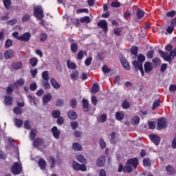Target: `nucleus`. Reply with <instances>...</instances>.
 <instances>
[{"label": "nucleus", "instance_id": "obj_1", "mask_svg": "<svg viewBox=\"0 0 176 176\" xmlns=\"http://www.w3.org/2000/svg\"><path fill=\"white\" fill-rule=\"evenodd\" d=\"M138 158H131L128 160L126 166L123 168L124 173H131L133 170H135L138 166Z\"/></svg>", "mask_w": 176, "mask_h": 176}, {"label": "nucleus", "instance_id": "obj_2", "mask_svg": "<svg viewBox=\"0 0 176 176\" xmlns=\"http://www.w3.org/2000/svg\"><path fill=\"white\" fill-rule=\"evenodd\" d=\"M22 171L23 166H21V162H15L11 167V173H12L14 175H19L21 174Z\"/></svg>", "mask_w": 176, "mask_h": 176}, {"label": "nucleus", "instance_id": "obj_3", "mask_svg": "<svg viewBox=\"0 0 176 176\" xmlns=\"http://www.w3.org/2000/svg\"><path fill=\"white\" fill-rule=\"evenodd\" d=\"M34 15L38 20H42L45 15L43 14V9L41 6H35L34 8Z\"/></svg>", "mask_w": 176, "mask_h": 176}, {"label": "nucleus", "instance_id": "obj_4", "mask_svg": "<svg viewBox=\"0 0 176 176\" xmlns=\"http://www.w3.org/2000/svg\"><path fill=\"white\" fill-rule=\"evenodd\" d=\"M167 127V122L166 121V118H162L158 119L157 120V130H163V129H166Z\"/></svg>", "mask_w": 176, "mask_h": 176}, {"label": "nucleus", "instance_id": "obj_5", "mask_svg": "<svg viewBox=\"0 0 176 176\" xmlns=\"http://www.w3.org/2000/svg\"><path fill=\"white\" fill-rule=\"evenodd\" d=\"M73 167L75 170L77 171H86L87 170V168H86V166L85 164H80L79 163L76 162H73Z\"/></svg>", "mask_w": 176, "mask_h": 176}, {"label": "nucleus", "instance_id": "obj_6", "mask_svg": "<svg viewBox=\"0 0 176 176\" xmlns=\"http://www.w3.org/2000/svg\"><path fill=\"white\" fill-rule=\"evenodd\" d=\"M98 27H100V28H102L104 34H107V32H108V23H107V21L105 20L100 21L98 23Z\"/></svg>", "mask_w": 176, "mask_h": 176}, {"label": "nucleus", "instance_id": "obj_7", "mask_svg": "<svg viewBox=\"0 0 176 176\" xmlns=\"http://www.w3.org/2000/svg\"><path fill=\"white\" fill-rule=\"evenodd\" d=\"M133 65L134 68L137 70H139L141 72L142 76H144V68H142V64L139 63L138 61L134 60L133 62Z\"/></svg>", "mask_w": 176, "mask_h": 176}, {"label": "nucleus", "instance_id": "obj_8", "mask_svg": "<svg viewBox=\"0 0 176 176\" xmlns=\"http://www.w3.org/2000/svg\"><path fill=\"white\" fill-rule=\"evenodd\" d=\"M30 39H31V34L30 32L23 34L19 38V41H23V42H28Z\"/></svg>", "mask_w": 176, "mask_h": 176}, {"label": "nucleus", "instance_id": "obj_9", "mask_svg": "<svg viewBox=\"0 0 176 176\" xmlns=\"http://www.w3.org/2000/svg\"><path fill=\"white\" fill-rule=\"evenodd\" d=\"M150 140L155 144V145H157L158 144H160V137L157 135H150Z\"/></svg>", "mask_w": 176, "mask_h": 176}, {"label": "nucleus", "instance_id": "obj_10", "mask_svg": "<svg viewBox=\"0 0 176 176\" xmlns=\"http://www.w3.org/2000/svg\"><path fill=\"white\" fill-rule=\"evenodd\" d=\"M82 109L84 112H88L90 111V106L89 105V100L87 99L82 100Z\"/></svg>", "mask_w": 176, "mask_h": 176}, {"label": "nucleus", "instance_id": "obj_11", "mask_svg": "<svg viewBox=\"0 0 176 176\" xmlns=\"http://www.w3.org/2000/svg\"><path fill=\"white\" fill-rule=\"evenodd\" d=\"M51 131L56 140H58L60 138V131L57 129V126H54L52 129Z\"/></svg>", "mask_w": 176, "mask_h": 176}, {"label": "nucleus", "instance_id": "obj_12", "mask_svg": "<svg viewBox=\"0 0 176 176\" xmlns=\"http://www.w3.org/2000/svg\"><path fill=\"white\" fill-rule=\"evenodd\" d=\"M120 61L122 67H124L125 69L129 71L130 69V65H129V62H127V60H126V58L122 57L120 58Z\"/></svg>", "mask_w": 176, "mask_h": 176}, {"label": "nucleus", "instance_id": "obj_13", "mask_svg": "<svg viewBox=\"0 0 176 176\" xmlns=\"http://www.w3.org/2000/svg\"><path fill=\"white\" fill-rule=\"evenodd\" d=\"M96 164L98 166V167H102V166L105 164V156H100L98 159Z\"/></svg>", "mask_w": 176, "mask_h": 176}, {"label": "nucleus", "instance_id": "obj_14", "mask_svg": "<svg viewBox=\"0 0 176 176\" xmlns=\"http://www.w3.org/2000/svg\"><path fill=\"white\" fill-rule=\"evenodd\" d=\"M14 56V52L12 50H9L5 52L4 57L8 60L12 58Z\"/></svg>", "mask_w": 176, "mask_h": 176}, {"label": "nucleus", "instance_id": "obj_15", "mask_svg": "<svg viewBox=\"0 0 176 176\" xmlns=\"http://www.w3.org/2000/svg\"><path fill=\"white\" fill-rule=\"evenodd\" d=\"M69 119L72 120H75L78 118V114L74 111V110L69 111L67 113Z\"/></svg>", "mask_w": 176, "mask_h": 176}, {"label": "nucleus", "instance_id": "obj_16", "mask_svg": "<svg viewBox=\"0 0 176 176\" xmlns=\"http://www.w3.org/2000/svg\"><path fill=\"white\" fill-rule=\"evenodd\" d=\"M70 78L72 79V80H78V78H79V72L78 71H73L71 74H70Z\"/></svg>", "mask_w": 176, "mask_h": 176}, {"label": "nucleus", "instance_id": "obj_17", "mask_svg": "<svg viewBox=\"0 0 176 176\" xmlns=\"http://www.w3.org/2000/svg\"><path fill=\"white\" fill-rule=\"evenodd\" d=\"M43 144V140L41 138H36L33 142V146H35L36 148H38V146H41Z\"/></svg>", "mask_w": 176, "mask_h": 176}, {"label": "nucleus", "instance_id": "obj_18", "mask_svg": "<svg viewBox=\"0 0 176 176\" xmlns=\"http://www.w3.org/2000/svg\"><path fill=\"white\" fill-rule=\"evenodd\" d=\"M67 65L69 69H76V64L69 60L67 61Z\"/></svg>", "mask_w": 176, "mask_h": 176}, {"label": "nucleus", "instance_id": "obj_19", "mask_svg": "<svg viewBox=\"0 0 176 176\" xmlns=\"http://www.w3.org/2000/svg\"><path fill=\"white\" fill-rule=\"evenodd\" d=\"M152 69H153V67L152 66V63L147 62L144 64L145 72H151V71H152Z\"/></svg>", "mask_w": 176, "mask_h": 176}, {"label": "nucleus", "instance_id": "obj_20", "mask_svg": "<svg viewBox=\"0 0 176 176\" xmlns=\"http://www.w3.org/2000/svg\"><path fill=\"white\" fill-rule=\"evenodd\" d=\"M52 100V95L50 94H47L46 95H44L43 97V104H47V102H49Z\"/></svg>", "mask_w": 176, "mask_h": 176}, {"label": "nucleus", "instance_id": "obj_21", "mask_svg": "<svg viewBox=\"0 0 176 176\" xmlns=\"http://www.w3.org/2000/svg\"><path fill=\"white\" fill-rule=\"evenodd\" d=\"M50 82L54 89H60V84L54 78H52Z\"/></svg>", "mask_w": 176, "mask_h": 176}, {"label": "nucleus", "instance_id": "obj_22", "mask_svg": "<svg viewBox=\"0 0 176 176\" xmlns=\"http://www.w3.org/2000/svg\"><path fill=\"white\" fill-rule=\"evenodd\" d=\"M100 91V85L98 84H94L92 86L91 93L93 94H96V93H98Z\"/></svg>", "mask_w": 176, "mask_h": 176}, {"label": "nucleus", "instance_id": "obj_23", "mask_svg": "<svg viewBox=\"0 0 176 176\" xmlns=\"http://www.w3.org/2000/svg\"><path fill=\"white\" fill-rule=\"evenodd\" d=\"M116 118L117 119V120H119V121L123 120V119L124 118V113L120 111L116 112Z\"/></svg>", "mask_w": 176, "mask_h": 176}, {"label": "nucleus", "instance_id": "obj_24", "mask_svg": "<svg viewBox=\"0 0 176 176\" xmlns=\"http://www.w3.org/2000/svg\"><path fill=\"white\" fill-rule=\"evenodd\" d=\"M4 102L7 106L12 105V102H13V98H12L10 96H6Z\"/></svg>", "mask_w": 176, "mask_h": 176}, {"label": "nucleus", "instance_id": "obj_25", "mask_svg": "<svg viewBox=\"0 0 176 176\" xmlns=\"http://www.w3.org/2000/svg\"><path fill=\"white\" fill-rule=\"evenodd\" d=\"M72 149L77 151H82V146L79 143L75 142L72 145Z\"/></svg>", "mask_w": 176, "mask_h": 176}, {"label": "nucleus", "instance_id": "obj_26", "mask_svg": "<svg viewBox=\"0 0 176 176\" xmlns=\"http://www.w3.org/2000/svg\"><path fill=\"white\" fill-rule=\"evenodd\" d=\"M14 123L18 128H20L23 126V120L18 118H14Z\"/></svg>", "mask_w": 176, "mask_h": 176}, {"label": "nucleus", "instance_id": "obj_27", "mask_svg": "<svg viewBox=\"0 0 176 176\" xmlns=\"http://www.w3.org/2000/svg\"><path fill=\"white\" fill-rule=\"evenodd\" d=\"M12 67L14 69H20V68L23 67V63L21 62L14 63H12Z\"/></svg>", "mask_w": 176, "mask_h": 176}, {"label": "nucleus", "instance_id": "obj_28", "mask_svg": "<svg viewBox=\"0 0 176 176\" xmlns=\"http://www.w3.org/2000/svg\"><path fill=\"white\" fill-rule=\"evenodd\" d=\"M38 165L40 166L41 170H45L46 167V161H45L43 159H40L38 161Z\"/></svg>", "mask_w": 176, "mask_h": 176}, {"label": "nucleus", "instance_id": "obj_29", "mask_svg": "<svg viewBox=\"0 0 176 176\" xmlns=\"http://www.w3.org/2000/svg\"><path fill=\"white\" fill-rule=\"evenodd\" d=\"M110 142H111V144H116V133L112 132L110 135Z\"/></svg>", "mask_w": 176, "mask_h": 176}, {"label": "nucleus", "instance_id": "obj_30", "mask_svg": "<svg viewBox=\"0 0 176 176\" xmlns=\"http://www.w3.org/2000/svg\"><path fill=\"white\" fill-rule=\"evenodd\" d=\"M36 136V129H32L30 132V138L31 141H33V140L35 139Z\"/></svg>", "mask_w": 176, "mask_h": 176}, {"label": "nucleus", "instance_id": "obj_31", "mask_svg": "<svg viewBox=\"0 0 176 176\" xmlns=\"http://www.w3.org/2000/svg\"><path fill=\"white\" fill-rule=\"evenodd\" d=\"M48 162L49 163L51 164V166H50L51 168H54L56 166V161L54 160V158L52 156L49 157Z\"/></svg>", "mask_w": 176, "mask_h": 176}, {"label": "nucleus", "instance_id": "obj_32", "mask_svg": "<svg viewBox=\"0 0 176 176\" xmlns=\"http://www.w3.org/2000/svg\"><path fill=\"white\" fill-rule=\"evenodd\" d=\"M29 63L32 65V67H36V65L38 64V58H33L30 60Z\"/></svg>", "mask_w": 176, "mask_h": 176}, {"label": "nucleus", "instance_id": "obj_33", "mask_svg": "<svg viewBox=\"0 0 176 176\" xmlns=\"http://www.w3.org/2000/svg\"><path fill=\"white\" fill-rule=\"evenodd\" d=\"M138 60L139 62H138L139 64H142L145 61V56H144L142 54H140L138 56Z\"/></svg>", "mask_w": 176, "mask_h": 176}, {"label": "nucleus", "instance_id": "obj_34", "mask_svg": "<svg viewBox=\"0 0 176 176\" xmlns=\"http://www.w3.org/2000/svg\"><path fill=\"white\" fill-rule=\"evenodd\" d=\"M42 78L45 81H49V72L44 71L42 74Z\"/></svg>", "mask_w": 176, "mask_h": 176}, {"label": "nucleus", "instance_id": "obj_35", "mask_svg": "<svg viewBox=\"0 0 176 176\" xmlns=\"http://www.w3.org/2000/svg\"><path fill=\"white\" fill-rule=\"evenodd\" d=\"M76 160L80 163H86V160L85 159L84 156L82 155H78L76 156Z\"/></svg>", "mask_w": 176, "mask_h": 176}, {"label": "nucleus", "instance_id": "obj_36", "mask_svg": "<svg viewBox=\"0 0 176 176\" xmlns=\"http://www.w3.org/2000/svg\"><path fill=\"white\" fill-rule=\"evenodd\" d=\"M98 122H100V123H105V122H107V116H106V114H102L98 118Z\"/></svg>", "mask_w": 176, "mask_h": 176}, {"label": "nucleus", "instance_id": "obj_37", "mask_svg": "<svg viewBox=\"0 0 176 176\" xmlns=\"http://www.w3.org/2000/svg\"><path fill=\"white\" fill-rule=\"evenodd\" d=\"M71 51L72 52V53H76L78 52V45L76 43H72Z\"/></svg>", "mask_w": 176, "mask_h": 176}, {"label": "nucleus", "instance_id": "obj_38", "mask_svg": "<svg viewBox=\"0 0 176 176\" xmlns=\"http://www.w3.org/2000/svg\"><path fill=\"white\" fill-rule=\"evenodd\" d=\"M143 164L146 167H150L151 164H152V162H151V160H149V158H145L143 160Z\"/></svg>", "mask_w": 176, "mask_h": 176}, {"label": "nucleus", "instance_id": "obj_39", "mask_svg": "<svg viewBox=\"0 0 176 176\" xmlns=\"http://www.w3.org/2000/svg\"><path fill=\"white\" fill-rule=\"evenodd\" d=\"M52 115L53 118H54L55 119H57V118H60L61 113L58 110H55V111H52Z\"/></svg>", "mask_w": 176, "mask_h": 176}, {"label": "nucleus", "instance_id": "obj_40", "mask_svg": "<svg viewBox=\"0 0 176 176\" xmlns=\"http://www.w3.org/2000/svg\"><path fill=\"white\" fill-rule=\"evenodd\" d=\"M99 144L101 149H105V148H107V143H105V141H104V139L100 138Z\"/></svg>", "mask_w": 176, "mask_h": 176}, {"label": "nucleus", "instance_id": "obj_41", "mask_svg": "<svg viewBox=\"0 0 176 176\" xmlns=\"http://www.w3.org/2000/svg\"><path fill=\"white\" fill-rule=\"evenodd\" d=\"M76 105H78V101L76 100V99H72L70 100V106L72 107V108H76Z\"/></svg>", "mask_w": 176, "mask_h": 176}, {"label": "nucleus", "instance_id": "obj_42", "mask_svg": "<svg viewBox=\"0 0 176 176\" xmlns=\"http://www.w3.org/2000/svg\"><path fill=\"white\" fill-rule=\"evenodd\" d=\"M122 107L123 109H129V108H130V103L127 102V100H124Z\"/></svg>", "mask_w": 176, "mask_h": 176}, {"label": "nucleus", "instance_id": "obj_43", "mask_svg": "<svg viewBox=\"0 0 176 176\" xmlns=\"http://www.w3.org/2000/svg\"><path fill=\"white\" fill-rule=\"evenodd\" d=\"M90 21H91L90 20V16H84V17L80 19V23H90Z\"/></svg>", "mask_w": 176, "mask_h": 176}, {"label": "nucleus", "instance_id": "obj_44", "mask_svg": "<svg viewBox=\"0 0 176 176\" xmlns=\"http://www.w3.org/2000/svg\"><path fill=\"white\" fill-rule=\"evenodd\" d=\"M13 112L14 113H16V115H21V113H23V111L20 107H14L13 109Z\"/></svg>", "mask_w": 176, "mask_h": 176}, {"label": "nucleus", "instance_id": "obj_45", "mask_svg": "<svg viewBox=\"0 0 176 176\" xmlns=\"http://www.w3.org/2000/svg\"><path fill=\"white\" fill-rule=\"evenodd\" d=\"M160 105V100L159 99H157L155 100V102L153 104L152 109L154 111V109H156L157 107H159Z\"/></svg>", "mask_w": 176, "mask_h": 176}, {"label": "nucleus", "instance_id": "obj_46", "mask_svg": "<svg viewBox=\"0 0 176 176\" xmlns=\"http://www.w3.org/2000/svg\"><path fill=\"white\" fill-rule=\"evenodd\" d=\"M144 14H145V12L143 10H138V12H137L138 19H141L142 17H144Z\"/></svg>", "mask_w": 176, "mask_h": 176}, {"label": "nucleus", "instance_id": "obj_47", "mask_svg": "<svg viewBox=\"0 0 176 176\" xmlns=\"http://www.w3.org/2000/svg\"><path fill=\"white\" fill-rule=\"evenodd\" d=\"M166 171H167L168 174H174V168L171 166H168L166 168Z\"/></svg>", "mask_w": 176, "mask_h": 176}, {"label": "nucleus", "instance_id": "obj_48", "mask_svg": "<svg viewBox=\"0 0 176 176\" xmlns=\"http://www.w3.org/2000/svg\"><path fill=\"white\" fill-rule=\"evenodd\" d=\"M154 55H155V51L150 50V51H148L146 54V57L147 58H153Z\"/></svg>", "mask_w": 176, "mask_h": 176}, {"label": "nucleus", "instance_id": "obj_49", "mask_svg": "<svg viewBox=\"0 0 176 176\" xmlns=\"http://www.w3.org/2000/svg\"><path fill=\"white\" fill-rule=\"evenodd\" d=\"M140 123V117L135 116L132 118V124H138Z\"/></svg>", "mask_w": 176, "mask_h": 176}, {"label": "nucleus", "instance_id": "obj_50", "mask_svg": "<svg viewBox=\"0 0 176 176\" xmlns=\"http://www.w3.org/2000/svg\"><path fill=\"white\" fill-rule=\"evenodd\" d=\"M102 71L104 74H109L111 72V69L108 68V66L104 65L102 67Z\"/></svg>", "mask_w": 176, "mask_h": 176}, {"label": "nucleus", "instance_id": "obj_51", "mask_svg": "<svg viewBox=\"0 0 176 176\" xmlns=\"http://www.w3.org/2000/svg\"><path fill=\"white\" fill-rule=\"evenodd\" d=\"M47 39V35L45 33H42L40 36V41L45 42Z\"/></svg>", "mask_w": 176, "mask_h": 176}, {"label": "nucleus", "instance_id": "obj_52", "mask_svg": "<svg viewBox=\"0 0 176 176\" xmlns=\"http://www.w3.org/2000/svg\"><path fill=\"white\" fill-rule=\"evenodd\" d=\"M131 52L134 56H137V54H138V47H132Z\"/></svg>", "mask_w": 176, "mask_h": 176}, {"label": "nucleus", "instance_id": "obj_53", "mask_svg": "<svg viewBox=\"0 0 176 176\" xmlns=\"http://www.w3.org/2000/svg\"><path fill=\"white\" fill-rule=\"evenodd\" d=\"M3 5L5 6V8H6V9H8V8H9V6H10V5H12V1L10 0H3Z\"/></svg>", "mask_w": 176, "mask_h": 176}, {"label": "nucleus", "instance_id": "obj_54", "mask_svg": "<svg viewBox=\"0 0 176 176\" xmlns=\"http://www.w3.org/2000/svg\"><path fill=\"white\" fill-rule=\"evenodd\" d=\"M56 107H63L64 105V100L63 99H58L56 103Z\"/></svg>", "mask_w": 176, "mask_h": 176}, {"label": "nucleus", "instance_id": "obj_55", "mask_svg": "<svg viewBox=\"0 0 176 176\" xmlns=\"http://www.w3.org/2000/svg\"><path fill=\"white\" fill-rule=\"evenodd\" d=\"M37 87L38 86L36 85V83L33 82L30 85V90H31V91H34V90H36Z\"/></svg>", "mask_w": 176, "mask_h": 176}, {"label": "nucleus", "instance_id": "obj_56", "mask_svg": "<svg viewBox=\"0 0 176 176\" xmlns=\"http://www.w3.org/2000/svg\"><path fill=\"white\" fill-rule=\"evenodd\" d=\"M71 126L72 128L73 129V130H76V129H78V126H79V124H78V122L74 121L71 122Z\"/></svg>", "mask_w": 176, "mask_h": 176}, {"label": "nucleus", "instance_id": "obj_57", "mask_svg": "<svg viewBox=\"0 0 176 176\" xmlns=\"http://www.w3.org/2000/svg\"><path fill=\"white\" fill-rule=\"evenodd\" d=\"M12 41L10 39H7L5 42V47H10L12 46Z\"/></svg>", "mask_w": 176, "mask_h": 176}, {"label": "nucleus", "instance_id": "obj_58", "mask_svg": "<svg viewBox=\"0 0 176 176\" xmlns=\"http://www.w3.org/2000/svg\"><path fill=\"white\" fill-rule=\"evenodd\" d=\"M91 61H93V58L89 57V58H87L85 62V65H87V67H89V65H90V64H91Z\"/></svg>", "mask_w": 176, "mask_h": 176}, {"label": "nucleus", "instance_id": "obj_59", "mask_svg": "<svg viewBox=\"0 0 176 176\" xmlns=\"http://www.w3.org/2000/svg\"><path fill=\"white\" fill-rule=\"evenodd\" d=\"M153 63L155 65H160V58H154L153 59Z\"/></svg>", "mask_w": 176, "mask_h": 176}, {"label": "nucleus", "instance_id": "obj_60", "mask_svg": "<svg viewBox=\"0 0 176 176\" xmlns=\"http://www.w3.org/2000/svg\"><path fill=\"white\" fill-rule=\"evenodd\" d=\"M176 12L175 11H170L166 13L167 17H174L175 16Z\"/></svg>", "mask_w": 176, "mask_h": 176}, {"label": "nucleus", "instance_id": "obj_61", "mask_svg": "<svg viewBox=\"0 0 176 176\" xmlns=\"http://www.w3.org/2000/svg\"><path fill=\"white\" fill-rule=\"evenodd\" d=\"M98 102V100H97V98L95 96H93L91 97V103L93 105H97V103Z\"/></svg>", "mask_w": 176, "mask_h": 176}, {"label": "nucleus", "instance_id": "obj_62", "mask_svg": "<svg viewBox=\"0 0 176 176\" xmlns=\"http://www.w3.org/2000/svg\"><path fill=\"white\" fill-rule=\"evenodd\" d=\"M43 86H44V88L46 89L47 90L50 89V84L49 83V81H44Z\"/></svg>", "mask_w": 176, "mask_h": 176}, {"label": "nucleus", "instance_id": "obj_63", "mask_svg": "<svg viewBox=\"0 0 176 176\" xmlns=\"http://www.w3.org/2000/svg\"><path fill=\"white\" fill-rule=\"evenodd\" d=\"M28 20H30V15L27 14L23 15V16L22 17V21L23 23H25V21H28Z\"/></svg>", "mask_w": 176, "mask_h": 176}, {"label": "nucleus", "instance_id": "obj_64", "mask_svg": "<svg viewBox=\"0 0 176 176\" xmlns=\"http://www.w3.org/2000/svg\"><path fill=\"white\" fill-rule=\"evenodd\" d=\"M169 91H170L172 93H174V91H176V85H172L169 87Z\"/></svg>", "mask_w": 176, "mask_h": 176}]
</instances>
